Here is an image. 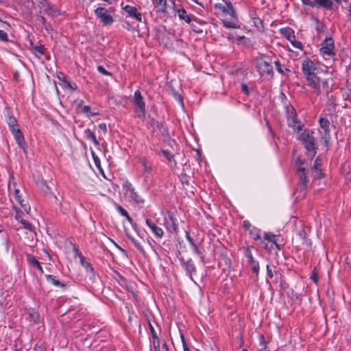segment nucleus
Returning <instances> with one entry per match:
<instances>
[{
  "instance_id": "nucleus-9",
  "label": "nucleus",
  "mask_w": 351,
  "mask_h": 351,
  "mask_svg": "<svg viewBox=\"0 0 351 351\" xmlns=\"http://www.w3.org/2000/svg\"><path fill=\"white\" fill-rule=\"evenodd\" d=\"M165 223L168 231L174 233L178 232V224L173 212L170 210L167 211V217L165 219Z\"/></svg>"
},
{
  "instance_id": "nucleus-35",
  "label": "nucleus",
  "mask_w": 351,
  "mask_h": 351,
  "mask_svg": "<svg viewBox=\"0 0 351 351\" xmlns=\"http://www.w3.org/2000/svg\"><path fill=\"white\" fill-rule=\"evenodd\" d=\"M6 122L10 128L16 127V125H19L17 120L12 115L9 114L7 116Z\"/></svg>"
},
{
  "instance_id": "nucleus-56",
  "label": "nucleus",
  "mask_w": 351,
  "mask_h": 351,
  "mask_svg": "<svg viewBox=\"0 0 351 351\" xmlns=\"http://www.w3.org/2000/svg\"><path fill=\"white\" fill-rule=\"evenodd\" d=\"M186 238L191 247L193 246L194 245H195L193 238L190 236V234L188 232H186Z\"/></svg>"
},
{
  "instance_id": "nucleus-47",
  "label": "nucleus",
  "mask_w": 351,
  "mask_h": 351,
  "mask_svg": "<svg viewBox=\"0 0 351 351\" xmlns=\"http://www.w3.org/2000/svg\"><path fill=\"white\" fill-rule=\"evenodd\" d=\"M274 63L276 66V69L278 71V72L282 75H284L285 71L282 69V64H280V62L278 60H275Z\"/></svg>"
},
{
  "instance_id": "nucleus-3",
  "label": "nucleus",
  "mask_w": 351,
  "mask_h": 351,
  "mask_svg": "<svg viewBox=\"0 0 351 351\" xmlns=\"http://www.w3.org/2000/svg\"><path fill=\"white\" fill-rule=\"evenodd\" d=\"M295 163L298 166L296 173L299 179L297 189L303 193L302 195H304L308 187V180L306 176L305 168L302 167L303 162L302 161L301 158H298Z\"/></svg>"
},
{
  "instance_id": "nucleus-13",
  "label": "nucleus",
  "mask_w": 351,
  "mask_h": 351,
  "mask_svg": "<svg viewBox=\"0 0 351 351\" xmlns=\"http://www.w3.org/2000/svg\"><path fill=\"white\" fill-rule=\"evenodd\" d=\"M308 85L312 87L317 95L320 94V79L317 75V73H311L310 75H304Z\"/></svg>"
},
{
  "instance_id": "nucleus-43",
  "label": "nucleus",
  "mask_w": 351,
  "mask_h": 351,
  "mask_svg": "<svg viewBox=\"0 0 351 351\" xmlns=\"http://www.w3.org/2000/svg\"><path fill=\"white\" fill-rule=\"evenodd\" d=\"M97 71L102 75H106V76H111L112 73L109 71H108L103 66L99 65L97 66Z\"/></svg>"
},
{
  "instance_id": "nucleus-40",
  "label": "nucleus",
  "mask_w": 351,
  "mask_h": 351,
  "mask_svg": "<svg viewBox=\"0 0 351 351\" xmlns=\"http://www.w3.org/2000/svg\"><path fill=\"white\" fill-rule=\"evenodd\" d=\"M90 108L88 106H83L82 108V112L88 114V116L95 117L98 114V113H97V112H90Z\"/></svg>"
},
{
  "instance_id": "nucleus-36",
  "label": "nucleus",
  "mask_w": 351,
  "mask_h": 351,
  "mask_svg": "<svg viewBox=\"0 0 351 351\" xmlns=\"http://www.w3.org/2000/svg\"><path fill=\"white\" fill-rule=\"evenodd\" d=\"M36 16L38 17V20H39L42 22V24L46 30L49 31L51 29L50 25L47 23L45 18L41 15L40 12H39L36 14Z\"/></svg>"
},
{
  "instance_id": "nucleus-25",
  "label": "nucleus",
  "mask_w": 351,
  "mask_h": 351,
  "mask_svg": "<svg viewBox=\"0 0 351 351\" xmlns=\"http://www.w3.org/2000/svg\"><path fill=\"white\" fill-rule=\"evenodd\" d=\"M280 32L289 41H291V39H295V38L294 31L291 27H287L285 28H281L280 29Z\"/></svg>"
},
{
  "instance_id": "nucleus-22",
  "label": "nucleus",
  "mask_w": 351,
  "mask_h": 351,
  "mask_svg": "<svg viewBox=\"0 0 351 351\" xmlns=\"http://www.w3.org/2000/svg\"><path fill=\"white\" fill-rule=\"evenodd\" d=\"M126 189L127 193L132 199H133L134 202L137 203L143 202V199L141 198L140 195H138L137 193L135 191L134 187L132 186L131 184H129L126 186Z\"/></svg>"
},
{
  "instance_id": "nucleus-60",
  "label": "nucleus",
  "mask_w": 351,
  "mask_h": 351,
  "mask_svg": "<svg viewBox=\"0 0 351 351\" xmlns=\"http://www.w3.org/2000/svg\"><path fill=\"white\" fill-rule=\"evenodd\" d=\"M298 235L300 237L301 239L303 241L305 240L306 238V233L304 230H301L300 232H298Z\"/></svg>"
},
{
  "instance_id": "nucleus-31",
  "label": "nucleus",
  "mask_w": 351,
  "mask_h": 351,
  "mask_svg": "<svg viewBox=\"0 0 351 351\" xmlns=\"http://www.w3.org/2000/svg\"><path fill=\"white\" fill-rule=\"evenodd\" d=\"M149 125L153 128V130L155 132L158 130H160L162 128V123L152 118L149 121Z\"/></svg>"
},
{
  "instance_id": "nucleus-14",
  "label": "nucleus",
  "mask_w": 351,
  "mask_h": 351,
  "mask_svg": "<svg viewBox=\"0 0 351 351\" xmlns=\"http://www.w3.org/2000/svg\"><path fill=\"white\" fill-rule=\"evenodd\" d=\"M40 6L44 8L45 12L51 17H54L60 14L59 10L51 6L47 0H38Z\"/></svg>"
},
{
  "instance_id": "nucleus-1",
  "label": "nucleus",
  "mask_w": 351,
  "mask_h": 351,
  "mask_svg": "<svg viewBox=\"0 0 351 351\" xmlns=\"http://www.w3.org/2000/svg\"><path fill=\"white\" fill-rule=\"evenodd\" d=\"M215 10H219V14L222 17L223 25L226 28L236 29L239 27L237 25V12L230 1H224V3H215Z\"/></svg>"
},
{
  "instance_id": "nucleus-38",
  "label": "nucleus",
  "mask_w": 351,
  "mask_h": 351,
  "mask_svg": "<svg viewBox=\"0 0 351 351\" xmlns=\"http://www.w3.org/2000/svg\"><path fill=\"white\" fill-rule=\"evenodd\" d=\"M277 236L271 232H265L264 233V239L272 243H276Z\"/></svg>"
},
{
  "instance_id": "nucleus-4",
  "label": "nucleus",
  "mask_w": 351,
  "mask_h": 351,
  "mask_svg": "<svg viewBox=\"0 0 351 351\" xmlns=\"http://www.w3.org/2000/svg\"><path fill=\"white\" fill-rule=\"evenodd\" d=\"M285 110L288 125L295 130H297L298 132L302 130L303 124L300 121L298 120L297 113L295 108L289 103H285Z\"/></svg>"
},
{
  "instance_id": "nucleus-48",
  "label": "nucleus",
  "mask_w": 351,
  "mask_h": 351,
  "mask_svg": "<svg viewBox=\"0 0 351 351\" xmlns=\"http://www.w3.org/2000/svg\"><path fill=\"white\" fill-rule=\"evenodd\" d=\"M292 44V45L297 48V49H302L303 48V45L301 42L300 41H298L295 39H291V41H290Z\"/></svg>"
},
{
  "instance_id": "nucleus-42",
  "label": "nucleus",
  "mask_w": 351,
  "mask_h": 351,
  "mask_svg": "<svg viewBox=\"0 0 351 351\" xmlns=\"http://www.w3.org/2000/svg\"><path fill=\"white\" fill-rule=\"evenodd\" d=\"M321 166H322V160L320 159L319 156H318V157H317V158L315 160V162H314L312 169L313 170L321 169Z\"/></svg>"
},
{
  "instance_id": "nucleus-26",
  "label": "nucleus",
  "mask_w": 351,
  "mask_h": 351,
  "mask_svg": "<svg viewBox=\"0 0 351 351\" xmlns=\"http://www.w3.org/2000/svg\"><path fill=\"white\" fill-rule=\"evenodd\" d=\"M76 254L80 257L81 265L83 267H84L87 269V271H90V272H93V268L92 267V266L90 264V263H88L86 260L85 257L82 254V253L80 252L77 250H76Z\"/></svg>"
},
{
  "instance_id": "nucleus-51",
  "label": "nucleus",
  "mask_w": 351,
  "mask_h": 351,
  "mask_svg": "<svg viewBox=\"0 0 351 351\" xmlns=\"http://www.w3.org/2000/svg\"><path fill=\"white\" fill-rule=\"evenodd\" d=\"M192 247V250L193 251L194 253L198 254L200 256L202 260L203 261V256H202V250L196 245H194L193 246L191 247Z\"/></svg>"
},
{
  "instance_id": "nucleus-63",
  "label": "nucleus",
  "mask_w": 351,
  "mask_h": 351,
  "mask_svg": "<svg viewBox=\"0 0 351 351\" xmlns=\"http://www.w3.org/2000/svg\"><path fill=\"white\" fill-rule=\"evenodd\" d=\"M99 130L104 131V132H106L107 131V127H106V124L104 123H100L99 125H98Z\"/></svg>"
},
{
  "instance_id": "nucleus-50",
  "label": "nucleus",
  "mask_w": 351,
  "mask_h": 351,
  "mask_svg": "<svg viewBox=\"0 0 351 351\" xmlns=\"http://www.w3.org/2000/svg\"><path fill=\"white\" fill-rule=\"evenodd\" d=\"M35 51L37 53L43 55L45 53V48L43 45H36L33 47Z\"/></svg>"
},
{
  "instance_id": "nucleus-34",
  "label": "nucleus",
  "mask_w": 351,
  "mask_h": 351,
  "mask_svg": "<svg viewBox=\"0 0 351 351\" xmlns=\"http://www.w3.org/2000/svg\"><path fill=\"white\" fill-rule=\"evenodd\" d=\"M62 82L64 84V87L71 89V90H75L77 89V85L75 83H73L66 80V77H64L62 80Z\"/></svg>"
},
{
  "instance_id": "nucleus-12",
  "label": "nucleus",
  "mask_w": 351,
  "mask_h": 351,
  "mask_svg": "<svg viewBox=\"0 0 351 351\" xmlns=\"http://www.w3.org/2000/svg\"><path fill=\"white\" fill-rule=\"evenodd\" d=\"M317 70V64L313 60L308 58L303 60L302 71L304 75H310L311 73H315Z\"/></svg>"
},
{
  "instance_id": "nucleus-2",
  "label": "nucleus",
  "mask_w": 351,
  "mask_h": 351,
  "mask_svg": "<svg viewBox=\"0 0 351 351\" xmlns=\"http://www.w3.org/2000/svg\"><path fill=\"white\" fill-rule=\"evenodd\" d=\"M298 140L302 142L307 153L311 154L313 157L316 155L318 145L313 130L304 129L298 137Z\"/></svg>"
},
{
  "instance_id": "nucleus-46",
  "label": "nucleus",
  "mask_w": 351,
  "mask_h": 351,
  "mask_svg": "<svg viewBox=\"0 0 351 351\" xmlns=\"http://www.w3.org/2000/svg\"><path fill=\"white\" fill-rule=\"evenodd\" d=\"M313 175L314 178H315L317 180H319L323 178L324 174L322 172L321 169L313 170Z\"/></svg>"
},
{
  "instance_id": "nucleus-11",
  "label": "nucleus",
  "mask_w": 351,
  "mask_h": 351,
  "mask_svg": "<svg viewBox=\"0 0 351 351\" xmlns=\"http://www.w3.org/2000/svg\"><path fill=\"white\" fill-rule=\"evenodd\" d=\"M10 129L14 136L16 143L21 149H23L24 152H26V149L27 148V143L25 141L24 136L19 128V125H17L16 127H13Z\"/></svg>"
},
{
  "instance_id": "nucleus-10",
  "label": "nucleus",
  "mask_w": 351,
  "mask_h": 351,
  "mask_svg": "<svg viewBox=\"0 0 351 351\" xmlns=\"http://www.w3.org/2000/svg\"><path fill=\"white\" fill-rule=\"evenodd\" d=\"M95 14L98 19H99L100 21L105 25H111L114 21L112 16L108 13V11L104 8H97L95 10Z\"/></svg>"
},
{
  "instance_id": "nucleus-58",
  "label": "nucleus",
  "mask_w": 351,
  "mask_h": 351,
  "mask_svg": "<svg viewBox=\"0 0 351 351\" xmlns=\"http://www.w3.org/2000/svg\"><path fill=\"white\" fill-rule=\"evenodd\" d=\"M302 1L304 5H309L311 7L315 6V1H312L311 0H302Z\"/></svg>"
},
{
  "instance_id": "nucleus-39",
  "label": "nucleus",
  "mask_w": 351,
  "mask_h": 351,
  "mask_svg": "<svg viewBox=\"0 0 351 351\" xmlns=\"http://www.w3.org/2000/svg\"><path fill=\"white\" fill-rule=\"evenodd\" d=\"M180 180L183 185H189V176L186 173H181Z\"/></svg>"
},
{
  "instance_id": "nucleus-20",
  "label": "nucleus",
  "mask_w": 351,
  "mask_h": 351,
  "mask_svg": "<svg viewBox=\"0 0 351 351\" xmlns=\"http://www.w3.org/2000/svg\"><path fill=\"white\" fill-rule=\"evenodd\" d=\"M128 238L132 242L136 248L144 256L146 255V252L143 247L142 243H145V241L141 238L137 239L130 234H127Z\"/></svg>"
},
{
  "instance_id": "nucleus-15",
  "label": "nucleus",
  "mask_w": 351,
  "mask_h": 351,
  "mask_svg": "<svg viewBox=\"0 0 351 351\" xmlns=\"http://www.w3.org/2000/svg\"><path fill=\"white\" fill-rule=\"evenodd\" d=\"M245 253L247 258L248 264L250 265L252 272L254 273L256 276H258L259 272L258 262L254 260L249 247H247Z\"/></svg>"
},
{
  "instance_id": "nucleus-44",
  "label": "nucleus",
  "mask_w": 351,
  "mask_h": 351,
  "mask_svg": "<svg viewBox=\"0 0 351 351\" xmlns=\"http://www.w3.org/2000/svg\"><path fill=\"white\" fill-rule=\"evenodd\" d=\"M152 339H153V341H152L153 347H154L155 351H160V340H159L158 337H155V338H152Z\"/></svg>"
},
{
  "instance_id": "nucleus-33",
  "label": "nucleus",
  "mask_w": 351,
  "mask_h": 351,
  "mask_svg": "<svg viewBox=\"0 0 351 351\" xmlns=\"http://www.w3.org/2000/svg\"><path fill=\"white\" fill-rule=\"evenodd\" d=\"M252 21H253L254 26L256 27V29L260 32H263L265 31V27H264L263 21L259 17L252 20Z\"/></svg>"
},
{
  "instance_id": "nucleus-21",
  "label": "nucleus",
  "mask_w": 351,
  "mask_h": 351,
  "mask_svg": "<svg viewBox=\"0 0 351 351\" xmlns=\"http://www.w3.org/2000/svg\"><path fill=\"white\" fill-rule=\"evenodd\" d=\"M14 198L20 204L21 206L23 208V210L27 213H28L30 210V206L27 202H26L23 199L21 198L19 189L14 190Z\"/></svg>"
},
{
  "instance_id": "nucleus-5",
  "label": "nucleus",
  "mask_w": 351,
  "mask_h": 351,
  "mask_svg": "<svg viewBox=\"0 0 351 351\" xmlns=\"http://www.w3.org/2000/svg\"><path fill=\"white\" fill-rule=\"evenodd\" d=\"M319 52L326 60H335V57L336 56L335 51V43L331 37H326L322 42Z\"/></svg>"
},
{
  "instance_id": "nucleus-23",
  "label": "nucleus",
  "mask_w": 351,
  "mask_h": 351,
  "mask_svg": "<svg viewBox=\"0 0 351 351\" xmlns=\"http://www.w3.org/2000/svg\"><path fill=\"white\" fill-rule=\"evenodd\" d=\"M177 13L181 20L185 21L189 24L196 20L195 16L191 17L190 15H188L186 11L183 8L178 9Z\"/></svg>"
},
{
  "instance_id": "nucleus-28",
  "label": "nucleus",
  "mask_w": 351,
  "mask_h": 351,
  "mask_svg": "<svg viewBox=\"0 0 351 351\" xmlns=\"http://www.w3.org/2000/svg\"><path fill=\"white\" fill-rule=\"evenodd\" d=\"M84 134H85L86 138L88 140L92 141L96 146L99 145V142L97 139L96 136L90 129L85 130Z\"/></svg>"
},
{
  "instance_id": "nucleus-37",
  "label": "nucleus",
  "mask_w": 351,
  "mask_h": 351,
  "mask_svg": "<svg viewBox=\"0 0 351 351\" xmlns=\"http://www.w3.org/2000/svg\"><path fill=\"white\" fill-rule=\"evenodd\" d=\"M162 154L164 155V156L169 161L172 162L173 161L175 163V165H176L177 162L176 160L174 159V156L173 154H171V152L166 149H162L161 150Z\"/></svg>"
},
{
  "instance_id": "nucleus-57",
  "label": "nucleus",
  "mask_w": 351,
  "mask_h": 351,
  "mask_svg": "<svg viewBox=\"0 0 351 351\" xmlns=\"http://www.w3.org/2000/svg\"><path fill=\"white\" fill-rule=\"evenodd\" d=\"M160 134L163 136H169V132H168V130H167V128H165L164 127V125H162V128L160 129V130H158Z\"/></svg>"
},
{
  "instance_id": "nucleus-62",
  "label": "nucleus",
  "mask_w": 351,
  "mask_h": 351,
  "mask_svg": "<svg viewBox=\"0 0 351 351\" xmlns=\"http://www.w3.org/2000/svg\"><path fill=\"white\" fill-rule=\"evenodd\" d=\"M149 328H150L152 338L158 337L157 333H156L154 328L151 324H149Z\"/></svg>"
},
{
  "instance_id": "nucleus-24",
  "label": "nucleus",
  "mask_w": 351,
  "mask_h": 351,
  "mask_svg": "<svg viewBox=\"0 0 351 351\" xmlns=\"http://www.w3.org/2000/svg\"><path fill=\"white\" fill-rule=\"evenodd\" d=\"M27 261L29 265L38 269L41 273H43V267H41L40 263L34 255L30 254H27Z\"/></svg>"
},
{
  "instance_id": "nucleus-49",
  "label": "nucleus",
  "mask_w": 351,
  "mask_h": 351,
  "mask_svg": "<svg viewBox=\"0 0 351 351\" xmlns=\"http://www.w3.org/2000/svg\"><path fill=\"white\" fill-rule=\"evenodd\" d=\"M116 208H117V210L119 212V213L122 216L125 217L126 215H128V211L124 208L121 206L120 205L116 204Z\"/></svg>"
},
{
  "instance_id": "nucleus-53",
  "label": "nucleus",
  "mask_w": 351,
  "mask_h": 351,
  "mask_svg": "<svg viewBox=\"0 0 351 351\" xmlns=\"http://www.w3.org/2000/svg\"><path fill=\"white\" fill-rule=\"evenodd\" d=\"M241 91L245 93L246 95H250V90L248 88V86L246 84L242 83L241 84Z\"/></svg>"
},
{
  "instance_id": "nucleus-7",
  "label": "nucleus",
  "mask_w": 351,
  "mask_h": 351,
  "mask_svg": "<svg viewBox=\"0 0 351 351\" xmlns=\"http://www.w3.org/2000/svg\"><path fill=\"white\" fill-rule=\"evenodd\" d=\"M319 124L322 130V131H319L321 140L324 142V145L328 146L331 139L330 130L329 128L330 123L326 118L320 117L319 119Z\"/></svg>"
},
{
  "instance_id": "nucleus-29",
  "label": "nucleus",
  "mask_w": 351,
  "mask_h": 351,
  "mask_svg": "<svg viewBox=\"0 0 351 351\" xmlns=\"http://www.w3.org/2000/svg\"><path fill=\"white\" fill-rule=\"evenodd\" d=\"M154 3L156 7L158 8V12H165L167 9V1L166 0H154Z\"/></svg>"
},
{
  "instance_id": "nucleus-45",
  "label": "nucleus",
  "mask_w": 351,
  "mask_h": 351,
  "mask_svg": "<svg viewBox=\"0 0 351 351\" xmlns=\"http://www.w3.org/2000/svg\"><path fill=\"white\" fill-rule=\"evenodd\" d=\"M171 93L173 95V96L174 97V98L178 100L180 104L181 105H183V99H182V97L181 96V95L177 92H176L174 90H171Z\"/></svg>"
},
{
  "instance_id": "nucleus-19",
  "label": "nucleus",
  "mask_w": 351,
  "mask_h": 351,
  "mask_svg": "<svg viewBox=\"0 0 351 351\" xmlns=\"http://www.w3.org/2000/svg\"><path fill=\"white\" fill-rule=\"evenodd\" d=\"M139 162L141 163V165L143 167V169L142 170L143 176L145 178H148L151 175V173L152 172V165L148 161V160L146 158H145V157L141 158L139 159Z\"/></svg>"
},
{
  "instance_id": "nucleus-64",
  "label": "nucleus",
  "mask_w": 351,
  "mask_h": 351,
  "mask_svg": "<svg viewBox=\"0 0 351 351\" xmlns=\"http://www.w3.org/2000/svg\"><path fill=\"white\" fill-rule=\"evenodd\" d=\"M35 351H45V348L42 346H38V344L35 346Z\"/></svg>"
},
{
  "instance_id": "nucleus-54",
  "label": "nucleus",
  "mask_w": 351,
  "mask_h": 351,
  "mask_svg": "<svg viewBox=\"0 0 351 351\" xmlns=\"http://www.w3.org/2000/svg\"><path fill=\"white\" fill-rule=\"evenodd\" d=\"M249 16L252 21L258 17L256 12L252 9L249 10Z\"/></svg>"
},
{
  "instance_id": "nucleus-41",
  "label": "nucleus",
  "mask_w": 351,
  "mask_h": 351,
  "mask_svg": "<svg viewBox=\"0 0 351 351\" xmlns=\"http://www.w3.org/2000/svg\"><path fill=\"white\" fill-rule=\"evenodd\" d=\"M21 225L23 226V228H24L26 230H28L29 231H32V225L27 220L21 219V221L20 222Z\"/></svg>"
},
{
  "instance_id": "nucleus-27",
  "label": "nucleus",
  "mask_w": 351,
  "mask_h": 351,
  "mask_svg": "<svg viewBox=\"0 0 351 351\" xmlns=\"http://www.w3.org/2000/svg\"><path fill=\"white\" fill-rule=\"evenodd\" d=\"M315 6L331 9L332 7V1L331 0H315Z\"/></svg>"
},
{
  "instance_id": "nucleus-17",
  "label": "nucleus",
  "mask_w": 351,
  "mask_h": 351,
  "mask_svg": "<svg viewBox=\"0 0 351 351\" xmlns=\"http://www.w3.org/2000/svg\"><path fill=\"white\" fill-rule=\"evenodd\" d=\"M145 223L156 237L161 239L163 237L164 232L162 229L158 226L151 219L147 218Z\"/></svg>"
},
{
  "instance_id": "nucleus-30",
  "label": "nucleus",
  "mask_w": 351,
  "mask_h": 351,
  "mask_svg": "<svg viewBox=\"0 0 351 351\" xmlns=\"http://www.w3.org/2000/svg\"><path fill=\"white\" fill-rule=\"evenodd\" d=\"M46 279L48 282H51L55 286H60L61 287L64 288L66 287L65 284L61 283L58 280L56 279V277L52 275H47Z\"/></svg>"
},
{
  "instance_id": "nucleus-6",
  "label": "nucleus",
  "mask_w": 351,
  "mask_h": 351,
  "mask_svg": "<svg viewBox=\"0 0 351 351\" xmlns=\"http://www.w3.org/2000/svg\"><path fill=\"white\" fill-rule=\"evenodd\" d=\"M133 103L134 105V112L138 119L144 120L145 117V103L139 90L134 93Z\"/></svg>"
},
{
  "instance_id": "nucleus-8",
  "label": "nucleus",
  "mask_w": 351,
  "mask_h": 351,
  "mask_svg": "<svg viewBox=\"0 0 351 351\" xmlns=\"http://www.w3.org/2000/svg\"><path fill=\"white\" fill-rule=\"evenodd\" d=\"M256 68L261 75H267L271 77L274 76L272 62L264 60L262 58L257 59Z\"/></svg>"
},
{
  "instance_id": "nucleus-55",
  "label": "nucleus",
  "mask_w": 351,
  "mask_h": 351,
  "mask_svg": "<svg viewBox=\"0 0 351 351\" xmlns=\"http://www.w3.org/2000/svg\"><path fill=\"white\" fill-rule=\"evenodd\" d=\"M325 28V25L319 22H317V26H316V30L318 33H320L324 31Z\"/></svg>"
},
{
  "instance_id": "nucleus-52",
  "label": "nucleus",
  "mask_w": 351,
  "mask_h": 351,
  "mask_svg": "<svg viewBox=\"0 0 351 351\" xmlns=\"http://www.w3.org/2000/svg\"><path fill=\"white\" fill-rule=\"evenodd\" d=\"M0 40L2 41H8V36L7 33L2 29H0Z\"/></svg>"
},
{
  "instance_id": "nucleus-59",
  "label": "nucleus",
  "mask_w": 351,
  "mask_h": 351,
  "mask_svg": "<svg viewBox=\"0 0 351 351\" xmlns=\"http://www.w3.org/2000/svg\"><path fill=\"white\" fill-rule=\"evenodd\" d=\"M15 219L19 222L21 221V219H23L22 217V213L19 210L16 211Z\"/></svg>"
},
{
  "instance_id": "nucleus-16",
  "label": "nucleus",
  "mask_w": 351,
  "mask_h": 351,
  "mask_svg": "<svg viewBox=\"0 0 351 351\" xmlns=\"http://www.w3.org/2000/svg\"><path fill=\"white\" fill-rule=\"evenodd\" d=\"M123 9L128 14V17L135 19L137 21H142V14L138 11L137 8L134 6L126 5L123 7Z\"/></svg>"
},
{
  "instance_id": "nucleus-61",
  "label": "nucleus",
  "mask_w": 351,
  "mask_h": 351,
  "mask_svg": "<svg viewBox=\"0 0 351 351\" xmlns=\"http://www.w3.org/2000/svg\"><path fill=\"white\" fill-rule=\"evenodd\" d=\"M266 269H267V276L270 278H272L274 277V274H273V272H272L271 269L269 267V265H267Z\"/></svg>"
},
{
  "instance_id": "nucleus-32",
  "label": "nucleus",
  "mask_w": 351,
  "mask_h": 351,
  "mask_svg": "<svg viewBox=\"0 0 351 351\" xmlns=\"http://www.w3.org/2000/svg\"><path fill=\"white\" fill-rule=\"evenodd\" d=\"M27 314L31 321H33L35 323L39 322L40 315L38 313L34 311V309L29 310Z\"/></svg>"
},
{
  "instance_id": "nucleus-18",
  "label": "nucleus",
  "mask_w": 351,
  "mask_h": 351,
  "mask_svg": "<svg viewBox=\"0 0 351 351\" xmlns=\"http://www.w3.org/2000/svg\"><path fill=\"white\" fill-rule=\"evenodd\" d=\"M182 266L186 271L187 275L189 276L191 280L194 282L193 275L196 274V267L193 263L191 259L187 261H182Z\"/></svg>"
}]
</instances>
